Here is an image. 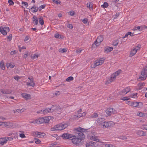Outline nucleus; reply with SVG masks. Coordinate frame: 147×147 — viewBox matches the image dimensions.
I'll return each mask as SVG.
<instances>
[{
    "label": "nucleus",
    "instance_id": "46",
    "mask_svg": "<svg viewBox=\"0 0 147 147\" xmlns=\"http://www.w3.org/2000/svg\"><path fill=\"white\" fill-rule=\"evenodd\" d=\"M12 35L11 34H10L9 35V36L7 37V39L8 40H9V41H10L12 38Z\"/></svg>",
    "mask_w": 147,
    "mask_h": 147
},
{
    "label": "nucleus",
    "instance_id": "50",
    "mask_svg": "<svg viewBox=\"0 0 147 147\" xmlns=\"http://www.w3.org/2000/svg\"><path fill=\"white\" fill-rule=\"evenodd\" d=\"M100 42H96V40L95 42L94 43V44L92 45V47L93 46V45L95 44V45L97 47L100 44Z\"/></svg>",
    "mask_w": 147,
    "mask_h": 147
},
{
    "label": "nucleus",
    "instance_id": "55",
    "mask_svg": "<svg viewBox=\"0 0 147 147\" xmlns=\"http://www.w3.org/2000/svg\"><path fill=\"white\" fill-rule=\"evenodd\" d=\"M124 89L125 90V91L127 93L128 92H129L130 91V89L128 87H127Z\"/></svg>",
    "mask_w": 147,
    "mask_h": 147
},
{
    "label": "nucleus",
    "instance_id": "60",
    "mask_svg": "<svg viewBox=\"0 0 147 147\" xmlns=\"http://www.w3.org/2000/svg\"><path fill=\"white\" fill-rule=\"evenodd\" d=\"M22 109H21V110L19 109H17L16 110V112H18L19 113H21L22 112H23V111H22Z\"/></svg>",
    "mask_w": 147,
    "mask_h": 147
},
{
    "label": "nucleus",
    "instance_id": "59",
    "mask_svg": "<svg viewBox=\"0 0 147 147\" xmlns=\"http://www.w3.org/2000/svg\"><path fill=\"white\" fill-rule=\"evenodd\" d=\"M5 122H0V126L2 125L3 126H5Z\"/></svg>",
    "mask_w": 147,
    "mask_h": 147
},
{
    "label": "nucleus",
    "instance_id": "44",
    "mask_svg": "<svg viewBox=\"0 0 147 147\" xmlns=\"http://www.w3.org/2000/svg\"><path fill=\"white\" fill-rule=\"evenodd\" d=\"M56 38H60L61 37V35H59L58 34H55L54 36Z\"/></svg>",
    "mask_w": 147,
    "mask_h": 147
},
{
    "label": "nucleus",
    "instance_id": "23",
    "mask_svg": "<svg viewBox=\"0 0 147 147\" xmlns=\"http://www.w3.org/2000/svg\"><path fill=\"white\" fill-rule=\"evenodd\" d=\"M103 36L102 35L99 36L97 38L96 41L99 42H101L103 40Z\"/></svg>",
    "mask_w": 147,
    "mask_h": 147
},
{
    "label": "nucleus",
    "instance_id": "29",
    "mask_svg": "<svg viewBox=\"0 0 147 147\" xmlns=\"http://www.w3.org/2000/svg\"><path fill=\"white\" fill-rule=\"evenodd\" d=\"M0 64L1 68L3 70H4L5 69V67L3 61H1Z\"/></svg>",
    "mask_w": 147,
    "mask_h": 147
},
{
    "label": "nucleus",
    "instance_id": "42",
    "mask_svg": "<svg viewBox=\"0 0 147 147\" xmlns=\"http://www.w3.org/2000/svg\"><path fill=\"white\" fill-rule=\"evenodd\" d=\"M98 117V114L96 113H94L93 115H92L91 117L92 118H96Z\"/></svg>",
    "mask_w": 147,
    "mask_h": 147
},
{
    "label": "nucleus",
    "instance_id": "11",
    "mask_svg": "<svg viewBox=\"0 0 147 147\" xmlns=\"http://www.w3.org/2000/svg\"><path fill=\"white\" fill-rule=\"evenodd\" d=\"M43 118V120H44V123H48L50 119H53V118L51 116L46 117Z\"/></svg>",
    "mask_w": 147,
    "mask_h": 147
},
{
    "label": "nucleus",
    "instance_id": "5",
    "mask_svg": "<svg viewBox=\"0 0 147 147\" xmlns=\"http://www.w3.org/2000/svg\"><path fill=\"white\" fill-rule=\"evenodd\" d=\"M106 114L109 116L112 114H115L117 113L116 111L114 109L111 108H109L106 110Z\"/></svg>",
    "mask_w": 147,
    "mask_h": 147
},
{
    "label": "nucleus",
    "instance_id": "19",
    "mask_svg": "<svg viewBox=\"0 0 147 147\" xmlns=\"http://www.w3.org/2000/svg\"><path fill=\"white\" fill-rule=\"evenodd\" d=\"M137 134L140 136H145L146 135V132L142 130L138 131L137 132Z\"/></svg>",
    "mask_w": 147,
    "mask_h": 147
},
{
    "label": "nucleus",
    "instance_id": "33",
    "mask_svg": "<svg viewBox=\"0 0 147 147\" xmlns=\"http://www.w3.org/2000/svg\"><path fill=\"white\" fill-rule=\"evenodd\" d=\"M108 6V3L107 2H105L103 4L101 5V7L103 8H107Z\"/></svg>",
    "mask_w": 147,
    "mask_h": 147
},
{
    "label": "nucleus",
    "instance_id": "28",
    "mask_svg": "<svg viewBox=\"0 0 147 147\" xmlns=\"http://www.w3.org/2000/svg\"><path fill=\"white\" fill-rule=\"evenodd\" d=\"M90 139L96 142H98L99 141V140L98 138V137L96 136H92L90 137Z\"/></svg>",
    "mask_w": 147,
    "mask_h": 147
},
{
    "label": "nucleus",
    "instance_id": "37",
    "mask_svg": "<svg viewBox=\"0 0 147 147\" xmlns=\"http://www.w3.org/2000/svg\"><path fill=\"white\" fill-rule=\"evenodd\" d=\"M35 142L36 144H39L41 143V142L38 139L35 138Z\"/></svg>",
    "mask_w": 147,
    "mask_h": 147
},
{
    "label": "nucleus",
    "instance_id": "57",
    "mask_svg": "<svg viewBox=\"0 0 147 147\" xmlns=\"http://www.w3.org/2000/svg\"><path fill=\"white\" fill-rule=\"evenodd\" d=\"M87 7H89V8H91V9H92L93 6H92V5H91L90 4V3L89 4H87Z\"/></svg>",
    "mask_w": 147,
    "mask_h": 147
},
{
    "label": "nucleus",
    "instance_id": "7",
    "mask_svg": "<svg viewBox=\"0 0 147 147\" xmlns=\"http://www.w3.org/2000/svg\"><path fill=\"white\" fill-rule=\"evenodd\" d=\"M73 135L69 134L68 133H64L62 135L61 137L64 139H68L71 140L72 138V137H73Z\"/></svg>",
    "mask_w": 147,
    "mask_h": 147
},
{
    "label": "nucleus",
    "instance_id": "8",
    "mask_svg": "<svg viewBox=\"0 0 147 147\" xmlns=\"http://www.w3.org/2000/svg\"><path fill=\"white\" fill-rule=\"evenodd\" d=\"M33 134L34 135L35 137L38 138H42L45 135V134L44 133H41L38 131L34 132Z\"/></svg>",
    "mask_w": 147,
    "mask_h": 147
},
{
    "label": "nucleus",
    "instance_id": "22",
    "mask_svg": "<svg viewBox=\"0 0 147 147\" xmlns=\"http://www.w3.org/2000/svg\"><path fill=\"white\" fill-rule=\"evenodd\" d=\"M37 124H40L44 123V120L43 118H40L38 119H36Z\"/></svg>",
    "mask_w": 147,
    "mask_h": 147
},
{
    "label": "nucleus",
    "instance_id": "4",
    "mask_svg": "<svg viewBox=\"0 0 147 147\" xmlns=\"http://www.w3.org/2000/svg\"><path fill=\"white\" fill-rule=\"evenodd\" d=\"M105 60V59L103 58H100L99 59L96 60L94 64L91 65V67L94 68L97 66L101 65L103 63Z\"/></svg>",
    "mask_w": 147,
    "mask_h": 147
},
{
    "label": "nucleus",
    "instance_id": "53",
    "mask_svg": "<svg viewBox=\"0 0 147 147\" xmlns=\"http://www.w3.org/2000/svg\"><path fill=\"white\" fill-rule=\"evenodd\" d=\"M118 42H117V41H115L113 42V45L114 46H116L118 44Z\"/></svg>",
    "mask_w": 147,
    "mask_h": 147
},
{
    "label": "nucleus",
    "instance_id": "64",
    "mask_svg": "<svg viewBox=\"0 0 147 147\" xmlns=\"http://www.w3.org/2000/svg\"><path fill=\"white\" fill-rule=\"evenodd\" d=\"M20 137L22 138H24L25 137L24 134H21L20 135Z\"/></svg>",
    "mask_w": 147,
    "mask_h": 147
},
{
    "label": "nucleus",
    "instance_id": "24",
    "mask_svg": "<svg viewBox=\"0 0 147 147\" xmlns=\"http://www.w3.org/2000/svg\"><path fill=\"white\" fill-rule=\"evenodd\" d=\"M38 20L40 24L41 25H43L44 24V22L43 17L42 16H39L38 17Z\"/></svg>",
    "mask_w": 147,
    "mask_h": 147
},
{
    "label": "nucleus",
    "instance_id": "51",
    "mask_svg": "<svg viewBox=\"0 0 147 147\" xmlns=\"http://www.w3.org/2000/svg\"><path fill=\"white\" fill-rule=\"evenodd\" d=\"M119 138L124 140H125L127 139L126 137L124 136H120L119 137Z\"/></svg>",
    "mask_w": 147,
    "mask_h": 147
},
{
    "label": "nucleus",
    "instance_id": "63",
    "mask_svg": "<svg viewBox=\"0 0 147 147\" xmlns=\"http://www.w3.org/2000/svg\"><path fill=\"white\" fill-rule=\"evenodd\" d=\"M140 26H138L136 27L135 28V30H140Z\"/></svg>",
    "mask_w": 147,
    "mask_h": 147
},
{
    "label": "nucleus",
    "instance_id": "13",
    "mask_svg": "<svg viewBox=\"0 0 147 147\" xmlns=\"http://www.w3.org/2000/svg\"><path fill=\"white\" fill-rule=\"evenodd\" d=\"M1 92L3 94H8L11 93V90L9 89H1Z\"/></svg>",
    "mask_w": 147,
    "mask_h": 147
},
{
    "label": "nucleus",
    "instance_id": "16",
    "mask_svg": "<svg viewBox=\"0 0 147 147\" xmlns=\"http://www.w3.org/2000/svg\"><path fill=\"white\" fill-rule=\"evenodd\" d=\"M22 96L25 98V99L27 100L30 98L31 95L30 94H27L25 93H22Z\"/></svg>",
    "mask_w": 147,
    "mask_h": 147
},
{
    "label": "nucleus",
    "instance_id": "38",
    "mask_svg": "<svg viewBox=\"0 0 147 147\" xmlns=\"http://www.w3.org/2000/svg\"><path fill=\"white\" fill-rule=\"evenodd\" d=\"M137 94H138L137 93H135L134 94H131L130 95V97H131V98H136L137 97Z\"/></svg>",
    "mask_w": 147,
    "mask_h": 147
},
{
    "label": "nucleus",
    "instance_id": "3",
    "mask_svg": "<svg viewBox=\"0 0 147 147\" xmlns=\"http://www.w3.org/2000/svg\"><path fill=\"white\" fill-rule=\"evenodd\" d=\"M68 126V123H61L55 125L51 128V131H61L65 129Z\"/></svg>",
    "mask_w": 147,
    "mask_h": 147
},
{
    "label": "nucleus",
    "instance_id": "58",
    "mask_svg": "<svg viewBox=\"0 0 147 147\" xmlns=\"http://www.w3.org/2000/svg\"><path fill=\"white\" fill-rule=\"evenodd\" d=\"M5 127H9V122H5Z\"/></svg>",
    "mask_w": 147,
    "mask_h": 147
},
{
    "label": "nucleus",
    "instance_id": "21",
    "mask_svg": "<svg viewBox=\"0 0 147 147\" xmlns=\"http://www.w3.org/2000/svg\"><path fill=\"white\" fill-rule=\"evenodd\" d=\"M33 23L36 25H37L38 23V20L37 17L34 16L33 17Z\"/></svg>",
    "mask_w": 147,
    "mask_h": 147
},
{
    "label": "nucleus",
    "instance_id": "18",
    "mask_svg": "<svg viewBox=\"0 0 147 147\" xmlns=\"http://www.w3.org/2000/svg\"><path fill=\"white\" fill-rule=\"evenodd\" d=\"M109 4L110 7L112 8L116 6L117 5L116 3L112 0L109 1Z\"/></svg>",
    "mask_w": 147,
    "mask_h": 147
},
{
    "label": "nucleus",
    "instance_id": "30",
    "mask_svg": "<svg viewBox=\"0 0 147 147\" xmlns=\"http://www.w3.org/2000/svg\"><path fill=\"white\" fill-rule=\"evenodd\" d=\"M145 83L144 82H140L138 84V86L140 88L139 89L142 88V87L144 86Z\"/></svg>",
    "mask_w": 147,
    "mask_h": 147
},
{
    "label": "nucleus",
    "instance_id": "9",
    "mask_svg": "<svg viewBox=\"0 0 147 147\" xmlns=\"http://www.w3.org/2000/svg\"><path fill=\"white\" fill-rule=\"evenodd\" d=\"M139 102H131L129 101L128 102V104L133 107H137L139 105Z\"/></svg>",
    "mask_w": 147,
    "mask_h": 147
},
{
    "label": "nucleus",
    "instance_id": "10",
    "mask_svg": "<svg viewBox=\"0 0 147 147\" xmlns=\"http://www.w3.org/2000/svg\"><path fill=\"white\" fill-rule=\"evenodd\" d=\"M7 141V139L6 137L3 138H0V144L1 145H3L5 144L6 143Z\"/></svg>",
    "mask_w": 147,
    "mask_h": 147
},
{
    "label": "nucleus",
    "instance_id": "27",
    "mask_svg": "<svg viewBox=\"0 0 147 147\" xmlns=\"http://www.w3.org/2000/svg\"><path fill=\"white\" fill-rule=\"evenodd\" d=\"M137 51L134 49L131 51L130 54L129 55L130 57H132L136 53Z\"/></svg>",
    "mask_w": 147,
    "mask_h": 147
},
{
    "label": "nucleus",
    "instance_id": "43",
    "mask_svg": "<svg viewBox=\"0 0 147 147\" xmlns=\"http://www.w3.org/2000/svg\"><path fill=\"white\" fill-rule=\"evenodd\" d=\"M142 129L143 130H147V125H144L142 126Z\"/></svg>",
    "mask_w": 147,
    "mask_h": 147
},
{
    "label": "nucleus",
    "instance_id": "35",
    "mask_svg": "<svg viewBox=\"0 0 147 147\" xmlns=\"http://www.w3.org/2000/svg\"><path fill=\"white\" fill-rule=\"evenodd\" d=\"M73 80L74 78L73 77L70 76L66 79V81L67 82H70Z\"/></svg>",
    "mask_w": 147,
    "mask_h": 147
},
{
    "label": "nucleus",
    "instance_id": "1",
    "mask_svg": "<svg viewBox=\"0 0 147 147\" xmlns=\"http://www.w3.org/2000/svg\"><path fill=\"white\" fill-rule=\"evenodd\" d=\"M87 129L79 127L75 129V134L73 135L71 139L72 143L76 146H78L81 141L85 138L84 133L86 132Z\"/></svg>",
    "mask_w": 147,
    "mask_h": 147
},
{
    "label": "nucleus",
    "instance_id": "17",
    "mask_svg": "<svg viewBox=\"0 0 147 147\" xmlns=\"http://www.w3.org/2000/svg\"><path fill=\"white\" fill-rule=\"evenodd\" d=\"M113 49V47H106L105 48V52L107 53L110 52L112 51Z\"/></svg>",
    "mask_w": 147,
    "mask_h": 147
},
{
    "label": "nucleus",
    "instance_id": "47",
    "mask_svg": "<svg viewBox=\"0 0 147 147\" xmlns=\"http://www.w3.org/2000/svg\"><path fill=\"white\" fill-rule=\"evenodd\" d=\"M88 21V19L86 18H85L82 20V22L84 24L87 23Z\"/></svg>",
    "mask_w": 147,
    "mask_h": 147
},
{
    "label": "nucleus",
    "instance_id": "54",
    "mask_svg": "<svg viewBox=\"0 0 147 147\" xmlns=\"http://www.w3.org/2000/svg\"><path fill=\"white\" fill-rule=\"evenodd\" d=\"M128 34L131 36H133L135 35V34H134V33H132L130 32H128Z\"/></svg>",
    "mask_w": 147,
    "mask_h": 147
},
{
    "label": "nucleus",
    "instance_id": "34",
    "mask_svg": "<svg viewBox=\"0 0 147 147\" xmlns=\"http://www.w3.org/2000/svg\"><path fill=\"white\" fill-rule=\"evenodd\" d=\"M28 79H30L31 81V82L30 83V86L32 87H34L35 86V84L33 82V80L32 78L30 79V78H28Z\"/></svg>",
    "mask_w": 147,
    "mask_h": 147
},
{
    "label": "nucleus",
    "instance_id": "52",
    "mask_svg": "<svg viewBox=\"0 0 147 147\" xmlns=\"http://www.w3.org/2000/svg\"><path fill=\"white\" fill-rule=\"evenodd\" d=\"M141 46L140 45H138L137 46H136L135 48L134 49L136 50L137 51L138 50H139L140 49V47Z\"/></svg>",
    "mask_w": 147,
    "mask_h": 147
},
{
    "label": "nucleus",
    "instance_id": "15",
    "mask_svg": "<svg viewBox=\"0 0 147 147\" xmlns=\"http://www.w3.org/2000/svg\"><path fill=\"white\" fill-rule=\"evenodd\" d=\"M116 77V76L113 74H112L111 77L107 81L108 83H110V82H113L115 80V79Z\"/></svg>",
    "mask_w": 147,
    "mask_h": 147
},
{
    "label": "nucleus",
    "instance_id": "49",
    "mask_svg": "<svg viewBox=\"0 0 147 147\" xmlns=\"http://www.w3.org/2000/svg\"><path fill=\"white\" fill-rule=\"evenodd\" d=\"M14 66L15 65L13 63H10L9 64V67L11 68H13Z\"/></svg>",
    "mask_w": 147,
    "mask_h": 147
},
{
    "label": "nucleus",
    "instance_id": "40",
    "mask_svg": "<svg viewBox=\"0 0 147 147\" xmlns=\"http://www.w3.org/2000/svg\"><path fill=\"white\" fill-rule=\"evenodd\" d=\"M121 71V70H119L118 71H117L115 73H113L116 76H118Z\"/></svg>",
    "mask_w": 147,
    "mask_h": 147
},
{
    "label": "nucleus",
    "instance_id": "20",
    "mask_svg": "<svg viewBox=\"0 0 147 147\" xmlns=\"http://www.w3.org/2000/svg\"><path fill=\"white\" fill-rule=\"evenodd\" d=\"M38 9V7H36L35 6H32L30 8V10L33 13H35L37 12Z\"/></svg>",
    "mask_w": 147,
    "mask_h": 147
},
{
    "label": "nucleus",
    "instance_id": "6",
    "mask_svg": "<svg viewBox=\"0 0 147 147\" xmlns=\"http://www.w3.org/2000/svg\"><path fill=\"white\" fill-rule=\"evenodd\" d=\"M9 29L8 27L2 28L0 27V32L3 35H6L7 34V32H9Z\"/></svg>",
    "mask_w": 147,
    "mask_h": 147
},
{
    "label": "nucleus",
    "instance_id": "26",
    "mask_svg": "<svg viewBox=\"0 0 147 147\" xmlns=\"http://www.w3.org/2000/svg\"><path fill=\"white\" fill-rule=\"evenodd\" d=\"M43 112H45V114L47 113L52 112L51 108H47L43 110Z\"/></svg>",
    "mask_w": 147,
    "mask_h": 147
},
{
    "label": "nucleus",
    "instance_id": "62",
    "mask_svg": "<svg viewBox=\"0 0 147 147\" xmlns=\"http://www.w3.org/2000/svg\"><path fill=\"white\" fill-rule=\"evenodd\" d=\"M43 110H41L38 111L37 112V113H42L44 114H45V112H43Z\"/></svg>",
    "mask_w": 147,
    "mask_h": 147
},
{
    "label": "nucleus",
    "instance_id": "41",
    "mask_svg": "<svg viewBox=\"0 0 147 147\" xmlns=\"http://www.w3.org/2000/svg\"><path fill=\"white\" fill-rule=\"evenodd\" d=\"M46 6L44 4L40 6L39 8H38V9H39V11H40L42 9H43Z\"/></svg>",
    "mask_w": 147,
    "mask_h": 147
},
{
    "label": "nucleus",
    "instance_id": "39",
    "mask_svg": "<svg viewBox=\"0 0 147 147\" xmlns=\"http://www.w3.org/2000/svg\"><path fill=\"white\" fill-rule=\"evenodd\" d=\"M59 52L62 53H65L67 52V50L64 49H59Z\"/></svg>",
    "mask_w": 147,
    "mask_h": 147
},
{
    "label": "nucleus",
    "instance_id": "61",
    "mask_svg": "<svg viewBox=\"0 0 147 147\" xmlns=\"http://www.w3.org/2000/svg\"><path fill=\"white\" fill-rule=\"evenodd\" d=\"M17 52L16 51H11L10 53V54L11 55L15 54Z\"/></svg>",
    "mask_w": 147,
    "mask_h": 147
},
{
    "label": "nucleus",
    "instance_id": "56",
    "mask_svg": "<svg viewBox=\"0 0 147 147\" xmlns=\"http://www.w3.org/2000/svg\"><path fill=\"white\" fill-rule=\"evenodd\" d=\"M22 5H23L24 6L27 7L28 5V3L26 2H22Z\"/></svg>",
    "mask_w": 147,
    "mask_h": 147
},
{
    "label": "nucleus",
    "instance_id": "14",
    "mask_svg": "<svg viewBox=\"0 0 147 147\" xmlns=\"http://www.w3.org/2000/svg\"><path fill=\"white\" fill-rule=\"evenodd\" d=\"M51 108L52 112L53 111H56L60 109L59 106L57 105H53Z\"/></svg>",
    "mask_w": 147,
    "mask_h": 147
},
{
    "label": "nucleus",
    "instance_id": "48",
    "mask_svg": "<svg viewBox=\"0 0 147 147\" xmlns=\"http://www.w3.org/2000/svg\"><path fill=\"white\" fill-rule=\"evenodd\" d=\"M30 123L37 124L36 119L32 121H30L29 122Z\"/></svg>",
    "mask_w": 147,
    "mask_h": 147
},
{
    "label": "nucleus",
    "instance_id": "12",
    "mask_svg": "<svg viewBox=\"0 0 147 147\" xmlns=\"http://www.w3.org/2000/svg\"><path fill=\"white\" fill-rule=\"evenodd\" d=\"M141 75L142 76H144V78H146L147 77V69H146L145 68L143 69L141 72Z\"/></svg>",
    "mask_w": 147,
    "mask_h": 147
},
{
    "label": "nucleus",
    "instance_id": "25",
    "mask_svg": "<svg viewBox=\"0 0 147 147\" xmlns=\"http://www.w3.org/2000/svg\"><path fill=\"white\" fill-rule=\"evenodd\" d=\"M83 116L82 113H79L77 115H74V118L76 119H78Z\"/></svg>",
    "mask_w": 147,
    "mask_h": 147
},
{
    "label": "nucleus",
    "instance_id": "31",
    "mask_svg": "<svg viewBox=\"0 0 147 147\" xmlns=\"http://www.w3.org/2000/svg\"><path fill=\"white\" fill-rule=\"evenodd\" d=\"M146 78H144V77L142 76L141 75H140L138 79V80L139 81H143V80H144L146 79Z\"/></svg>",
    "mask_w": 147,
    "mask_h": 147
},
{
    "label": "nucleus",
    "instance_id": "45",
    "mask_svg": "<svg viewBox=\"0 0 147 147\" xmlns=\"http://www.w3.org/2000/svg\"><path fill=\"white\" fill-rule=\"evenodd\" d=\"M8 2L9 5H12L14 4L13 1L12 0H8Z\"/></svg>",
    "mask_w": 147,
    "mask_h": 147
},
{
    "label": "nucleus",
    "instance_id": "32",
    "mask_svg": "<svg viewBox=\"0 0 147 147\" xmlns=\"http://www.w3.org/2000/svg\"><path fill=\"white\" fill-rule=\"evenodd\" d=\"M127 93L125 90L124 89H123L119 93V94L121 95H124Z\"/></svg>",
    "mask_w": 147,
    "mask_h": 147
},
{
    "label": "nucleus",
    "instance_id": "2",
    "mask_svg": "<svg viewBox=\"0 0 147 147\" xmlns=\"http://www.w3.org/2000/svg\"><path fill=\"white\" fill-rule=\"evenodd\" d=\"M96 124L103 128L112 127L113 125L112 122L105 121V119L102 118H98L97 119Z\"/></svg>",
    "mask_w": 147,
    "mask_h": 147
},
{
    "label": "nucleus",
    "instance_id": "36",
    "mask_svg": "<svg viewBox=\"0 0 147 147\" xmlns=\"http://www.w3.org/2000/svg\"><path fill=\"white\" fill-rule=\"evenodd\" d=\"M38 57V56L35 54H34L33 55H31V58L32 59H34L36 58H37Z\"/></svg>",
    "mask_w": 147,
    "mask_h": 147
}]
</instances>
